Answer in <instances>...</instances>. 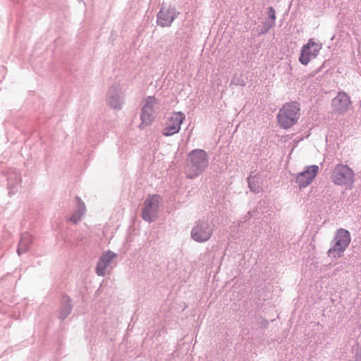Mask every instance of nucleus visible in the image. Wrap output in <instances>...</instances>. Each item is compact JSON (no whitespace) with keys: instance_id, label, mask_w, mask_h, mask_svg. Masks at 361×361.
I'll return each mask as SVG.
<instances>
[{"instance_id":"f257e3e1","label":"nucleus","mask_w":361,"mask_h":361,"mask_svg":"<svg viewBox=\"0 0 361 361\" xmlns=\"http://www.w3.org/2000/svg\"><path fill=\"white\" fill-rule=\"evenodd\" d=\"M208 166V156L203 149H194L188 155L185 176L193 179L202 173Z\"/></svg>"},{"instance_id":"f03ea898","label":"nucleus","mask_w":361,"mask_h":361,"mask_svg":"<svg viewBox=\"0 0 361 361\" xmlns=\"http://www.w3.org/2000/svg\"><path fill=\"white\" fill-rule=\"evenodd\" d=\"M300 116V104L296 102H292L285 104L279 109L277 120L280 127L288 129L298 123Z\"/></svg>"},{"instance_id":"7ed1b4c3","label":"nucleus","mask_w":361,"mask_h":361,"mask_svg":"<svg viewBox=\"0 0 361 361\" xmlns=\"http://www.w3.org/2000/svg\"><path fill=\"white\" fill-rule=\"evenodd\" d=\"M355 176L353 170L348 165L338 164L332 171L331 180L336 185L345 186L351 190L354 187Z\"/></svg>"},{"instance_id":"20e7f679","label":"nucleus","mask_w":361,"mask_h":361,"mask_svg":"<svg viewBox=\"0 0 361 361\" xmlns=\"http://www.w3.org/2000/svg\"><path fill=\"white\" fill-rule=\"evenodd\" d=\"M350 240V235L348 231L344 228L338 229L334 237V245L328 251L329 257L334 258L341 257L349 245Z\"/></svg>"},{"instance_id":"39448f33","label":"nucleus","mask_w":361,"mask_h":361,"mask_svg":"<svg viewBox=\"0 0 361 361\" xmlns=\"http://www.w3.org/2000/svg\"><path fill=\"white\" fill-rule=\"evenodd\" d=\"M158 105V99L154 97H147L143 100V106L140 114L141 128L150 126L154 121L155 109Z\"/></svg>"},{"instance_id":"423d86ee","label":"nucleus","mask_w":361,"mask_h":361,"mask_svg":"<svg viewBox=\"0 0 361 361\" xmlns=\"http://www.w3.org/2000/svg\"><path fill=\"white\" fill-rule=\"evenodd\" d=\"M185 119V116L181 111L170 113L165 121L164 127L162 129V134L164 136H171L178 133Z\"/></svg>"},{"instance_id":"0eeeda50","label":"nucleus","mask_w":361,"mask_h":361,"mask_svg":"<svg viewBox=\"0 0 361 361\" xmlns=\"http://www.w3.org/2000/svg\"><path fill=\"white\" fill-rule=\"evenodd\" d=\"M161 200V197L157 195H150L146 198L142 208V217L145 221L152 222L155 220Z\"/></svg>"},{"instance_id":"6e6552de","label":"nucleus","mask_w":361,"mask_h":361,"mask_svg":"<svg viewBox=\"0 0 361 361\" xmlns=\"http://www.w3.org/2000/svg\"><path fill=\"white\" fill-rule=\"evenodd\" d=\"M214 233V227L207 221H199L191 231V238L197 243L208 241Z\"/></svg>"},{"instance_id":"1a4fd4ad","label":"nucleus","mask_w":361,"mask_h":361,"mask_svg":"<svg viewBox=\"0 0 361 361\" xmlns=\"http://www.w3.org/2000/svg\"><path fill=\"white\" fill-rule=\"evenodd\" d=\"M321 49L320 43L315 42L313 39H309L308 42L302 47L300 62L303 65H307L312 59L317 56Z\"/></svg>"},{"instance_id":"9d476101","label":"nucleus","mask_w":361,"mask_h":361,"mask_svg":"<svg viewBox=\"0 0 361 361\" xmlns=\"http://www.w3.org/2000/svg\"><path fill=\"white\" fill-rule=\"evenodd\" d=\"M319 171V167L317 165L307 166L306 169L297 174L295 177L296 183L300 188L307 187L314 179Z\"/></svg>"},{"instance_id":"9b49d317","label":"nucleus","mask_w":361,"mask_h":361,"mask_svg":"<svg viewBox=\"0 0 361 361\" xmlns=\"http://www.w3.org/2000/svg\"><path fill=\"white\" fill-rule=\"evenodd\" d=\"M332 104L336 111L342 114L348 110L351 104V101L346 93L339 92L333 99Z\"/></svg>"},{"instance_id":"f8f14e48","label":"nucleus","mask_w":361,"mask_h":361,"mask_svg":"<svg viewBox=\"0 0 361 361\" xmlns=\"http://www.w3.org/2000/svg\"><path fill=\"white\" fill-rule=\"evenodd\" d=\"M116 257V254L109 250L102 255L96 267V273L99 276H104L106 269L110 264L111 260Z\"/></svg>"},{"instance_id":"ddd939ff","label":"nucleus","mask_w":361,"mask_h":361,"mask_svg":"<svg viewBox=\"0 0 361 361\" xmlns=\"http://www.w3.org/2000/svg\"><path fill=\"white\" fill-rule=\"evenodd\" d=\"M176 18L174 8H162L157 15V23L161 27L170 26Z\"/></svg>"},{"instance_id":"4468645a","label":"nucleus","mask_w":361,"mask_h":361,"mask_svg":"<svg viewBox=\"0 0 361 361\" xmlns=\"http://www.w3.org/2000/svg\"><path fill=\"white\" fill-rule=\"evenodd\" d=\"M32 235H30L28 233L23 234L20 241L18 244V250H17L18 254L20 255L22 253L26 252L28 250L29 247L32 244Z\"/></svg>"},{"instance_id":"2eb2a0df","label":"nucleus","mask_w":361,"mask_h":361,"mask_svg":"<svg viewBox=\"0 0 361 361\" xmlns=\"http://www.w3.org/2000/svg\"><path fill=\"white\" fill-rule=\"evenodd\" d=\"M78 206V209L75 212H74L69 218V221L72 222L74 224H76L81 219L82 215L85 212V204L81 201L79 197H76Z\"/></svg>"},{"instance_id":"dca6fc26","label":"nucleus","mask_w":361,"mask_h":361,"mask_svg":"<svg viewBox=\"0 0 361 361\" xmlns=\"http://www.w3.org/2000/svg\"><path fill=\"white\" fill-rule=\"evenodd\" d=\"M109 105L114 109L121 108V102L116 87H111L108 93Z\"/></svg>"},{"instance_id":"f3484780","label":"nucleus","mask_w":361,"mask_h":361,"mask_svg":"<svg viewBox=\"0 0 361 361\" xmlns=\"http://www.w3.org/2000/svg\"><path fill=\"white\" fill-rule=\"evenodd\" d=\"M248 182H249V185H250V187L252 190H253L254 192L258 191V188L256 187V185H255V178H254L249 179Z\"/></svg>"},{"instance_id":"a211bd4d","label":"nucleus","mask_w":361,"mask_h":361,"mask_svg":"<svg viewBox=\"0 0 361 361\" xmlns=\"http://www.w3.org/2000/svg\"><path fill=\"white\" fill-rule=\"evenodd\" d=\"M354 361H361V346L356 350Z\"/></svg>"},{"instance_id":"6ab92c4d","label":"nucleus","mask_w":361,"mask_h":361,"mask_svg":"<svg viewBox=\"0 0 361 361\" xmlns=\"http://www.w3.org/2000/svg\"><path fill=\"white\" fill-rule=\"evenodd\" d=\"M270 10H271V12H273V14H271V18L273 19H275L274 10L273 9V8H270Z\"/></svg>"}]
</instances>
